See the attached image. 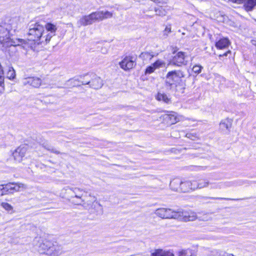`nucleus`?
Wrapping results in <instances>:
<instances>
[{
    "instance_id": "b1692460",
    "label": "nucleus",
    "mask_w": 256,
    "mask_h": 256,
    "mask_svg": "<svg viewBox=\"0 0 256 256\" xmlns=\"http://www.w3.org/2000/svg\"><path fill=\"white\" fill-rule=\"evenodd\" d=\"M152 256H174L170 251H164L162 250H158L152 254Z\"/></svg>"
},
{
    "instance_id": "9d476101",
    "label": "nucleus",
    "mask_w": 256,
    "mask_h": 256,
    "mask_svg": "<svg viewBox=\"0 0 256 256\" xmlns=\"http://www.w3.org/2000/svg\"><path fill=\"white\" fill-rule=\"evenodd\" d=\"M82 84H89L92 88L98 89L102 86L103 84L102 80L100 77L94 75L90 81L82 82Z\"/></svg>"
},
{
    "instance_id": "7ed1b4c3",
    "label": "nucleus",
    "mask_w": 256,
    "mask_h": 256,
    "mask_svg": "<svg viewBox=\"0 0 256 256\" xmlns=\"http://www.w3.org/2000/svg\"><path fill=\"white\" fill-rule=\"evenodd\" d=\"M66 190L68 191V193L72 192L73 195L71 196V198H76L81 200L82 202V206L86 209H94L96 211H100L102 212V208L101 204L96 201V198L93 197L91 201H88L84 202V201L82 199V190L78 188H69L68 187L66 188Z\"/></svg>"
},
{
    "instance_id": "a18cd8bd",
    "label": "nucleus",
    "mask_w": 256,
    "mask_h": 256,
    "mask_svg": "<svg viewBox=\"0 0 256 256\" xmlns=\"http://www.w3.org/2000/svg\"><path fill=\"white\" fill-rule=\"evenodd\" d=\"M206 239L209 240H218V237L216 236H214L210 235V236H208Z\"/></svg>"
},
{
    "instance_id": "dca6fc26",
    "label": "nucleus",
    "mask_w": 256,
    "mask_h": 256,
    "mask_svg": "<svg viewBox=\"0 0 256 256\" xmlns=\"http://www.w3.org/2000/svg\"><path fill=\"white\" fill-rule=\"evenodd\" d=\"M62 253V247L61 246L56 244L52 243L50 250L48 251V256H59Z\"/></svg>"
},
{
    "instance_id": "72a5a7b5",
    "label": "nucleus",
    "mask_w": 256,
    "mask_h": 256,
    "mask_svg": "<svg viewBox=\"0 0 256 256\" xmlns=\"http://www.w3.org/2000/svg\"><path fill=\"white\" fill-rule=\"evenodd\" d=\"M1 206L6 210L10 212L12 210L13 208L12 206L7 202H3L1 204Z\"/></svg>"
},
{
    "instance_id": "49530a36",
    "label": "nucleus",
    "mask_w": 256,
    "mask_h": 256,
    "mask_svg": "<svg viewBox=\"0 0 256 256\" xmlns=\"http://www.w3.org/2000/svg\"><path fill=\"white\" fill-rule=\"evenodd\" d=\"M230 2L234 3L241 4L243 2L244 0H230Z\"/></svg>"
},
{
    "instance_id": "f03ea898",
    "label": "nucleus",
    "mask_w": 256,
    "mask_h": 256,
    "mask_svg": "<svg viewBox=\"0 0 256 256\" xmlns=\"http://www.w3.org/2000/svg\"><path fill=\"white\" fill-rule=\"evenodd\" d=\"M112 13L108 11H97L82 16L78 22V27L92 24L96 22L112 18Z\"/></svg>"
},
{
    "instance_id": "393cba45",
    "label": "nucleus",
    "mask_w": 256,
    "mask_h": 256,
    "mask_svg": "<svg viewBox=\"0 0 256 256\" xmlns=\"http://www.w3.org/2000/svg\"><path fill=\"white\" fill-rule=\"evenodd\" d=\"M220 125L222 130H224L226 129L229 130L232 125V120L229 118H226L222 121Z\"/></svg>"
},
{
    "instance_id": "6e6552de",
    "label": "nucleus",
    "mask_w": 256,
    "mask_h": 256,
    "mask_svg": "<svg viewBox=\"0 0 256 256\" xmlns=\"http://www.w3.org/2000/svg\"><path fill=\"white\" fill-rule=\"evenodd\" d=\"M173 54H175L173 56L172 60L170 62V64L180 66L187 64V62L185 60V52H179L177 53H175V52H174Z\"/></svg>"
},
{
    "instance_id": "8fccbe9b",
    "label": "nucleus",
    "mask_w": 256,
    "mask_h": 256,
    "mask_svg": "<svg viewBox=\"0 0 256 256\" xmlns=\"http://www.w3.org/2000/svg\"><path fill=\"white\" fill-rule=\"evenodd\" d=\"M226 256H234L232 254H226Z\"/></svg>"
},
{
    "instance_id": "423d86ee",
    "label": "nucleus",
    "mask_w": 256,
    "mask_h": 256,
    "mask_svg": "<svg viewBox=\"0 0 256 256\" xmlns=\"http://www.w3.org/2000/svg\"><path fill=\"white\" fill-rule=\"evenodd\" d=\"M178 209L174 210L169 208H161L156 209L154 214L162 219H177Z\"/></svg>"
},
{
    "instance_id": "603ef678",
    "label": "nucleus",
    "mask_w": 256,
    "mask_h": 256,
    "mask_svg": "<svg viewBox=\"0 0 256 256\" xmlns=\"http://www.w3.org/2000/svg\"><path fill=\"white\" fill-rule=\"evenodd\" d=\"M216 230L218 231V232H220V230H221L220 228H216Z\"/></svg>"
},
{
    "instance_id": "9b49d317",
    "label": "nucleus",
    "mask_w": 256,
    "mask_h": 256,
    "mask_svg": "<svg viewBox=\"0 0 256 256\" xmlns=\"http://www.w3.org/2000/svg\"><path fill=\"white\" fill-rule=\"evenodd\" d=\"M167 123L170 124H174L179 121V118L176 114L174 112H170V114H164L160 116Z\"/></svg>"
},
{
    "instance_id": "20e7f679",
    "label": "nucleus",
    "mask_w": 256,
    "mask_h": 256,
    "mask_svg": "<svg viewBox=\"0 0 256 256\" xmlns=\"http://www.w3.org/2000/svg\"><path fill=\"white\" fill-rule=\"evenodd\" d=\"M28 33V40L32 41L38 40L42 37L44 32V27L39 22H31L29 24Z\"/></svg>"
},
{
    "instance_id": "1a4fd4ad",
    "label": "nucleus",
    "mask_w": 256,
    "mask_h": 256,
    "mask_svg": "<svg viewBox=\"0 0 256 256\" xmlns=\"http://www.w3.org/2000/svg\"><path fill=\"white\" fill-rule=\"evenodd\" d=\"M211 189H222L236 186V181H226L220 182H210Z\"/></svg>"
},
{
    "instance_id": "a878e982",
    "label": "nucleus",
    "mask_w": 256,
    "mask_h": 256,
    "mask_svg": "<svg viewBox=\"0 0 256 256\" xmlns=\"http://www.w3.org/2000/svg\"><path fill=\"white\" fill-rule=\"evenodd\" d=\"M156 98L157 100L162 101L166 104H169L170 102V99L164 93L158 92L156 96Z\"/></svg>"
},
{
    "instance_id": "4c0bfd02",
    "label": "nucleus",
    "mask_w": 256,
    "mask_h": 256,
    "mask_svg": "<svg viewBox=\"0 0 256 256\" xmlns=\"http://www.w3.org/2000/svg\"><path fill=\"white\" fill-rule=\"evenodd\" d=\"M8 194L4 184H0V196Z\"/></svg>"
},
{
    "instance_id": "ddd939ff",
    "label": "nucleus",
    "mask_w": 256,
    "mask_h": 256,
    "mask_svg": "<svg viewBox=\"0 0 256 256\" xmlns=\"http://www.w3.org/2000/svg\"><path fill=\"white\" fill-rule=\"evenodd\" d=\"M26 152V148L24 146L18 148L12 153L14 159L18 162H20L24 156Z\"/></svg>"
},
{
    "instance_id": "c03bdc74",
    "label": "nucleus",
    "mask_w": 256,
    "mask_h": 256,
    "mask_svg": "<svg viewBox=\"0 0 256 256\" xmlns=\"http://www.w3.org/2000/svg\"><path fill=\"white\" fill-rule=\"evenodd\" d=\"M178 256H186V250H182L180 251L178 253Z\"/></svg>"
},
{
    "instance_id": "864d4df0",
    "label": "nucleus",
    "mask_w": 256,
    "mask_h": 256,
    "mask_svg": "<svg viewBox=\"0 0 256 256\" xmlns=\"http://www.w3.org/2000/svg\"><path fill=\"white\" fill-rule=\"evenodd\" d=\"M106 52H107V51H106V52H102V53H103V54H106Z\"/></svg>"
},
{
    "instance_id": "7c9ffc66",
    "label": "nucleus",
    "mask_w": 256,
    "mask_h": 256,
    "mask_svg": "<svg viewBox=\"0 0 256 256\" xmlns=\"http://www.w3.org/2000/svg\"><path fill=\"white\" fill-rule=\"evenodd\" d=\"M77 82H78L76 80L70 79L66 82V84L68 88L74 87V86H75L78 85V84H77Z\"/></svg>"
},
{
    "instance_id": "5fc2aeb1",
    "label": "nucleus",
    "mask_w": 256,
    "mask_h": 256,
    "mask_svg": "<svg viewBox=\"0 0 256 256\" xmlns=\"http://www.w3.org/2000/svg\"><path fill=\"white\" fill-rule=\"evenodd\" d=\"M216 230H211V231H215Z\"/></svg>"
},
{
    "instance_id": "2f4dec72",
    "label": "nucleus",
    "mask_w": 256,
    "mask_h": 256,
    "mask_svg": "<svg viewBox=\"0 0 256 256\" xmlns=\"http://www.w3.org/2000/svg\"><path fill=\"white\" fill-rule=\"evenodd\" d=\"M202 198L204 200H236V199H232L230 198H216V197H211V196H202Z\"/></svg>"
},
{
    "instance_id": "5701e85b",
    "label": "nucleus",
    "mask_w": 256,
    "mask_h": 256,
    "mask_svg": "<svg viewBox=\"0 0 256 256\" xmlns=\"http://www.w3.org/2000/svg\"><path fill=\"white\" fill-rule=\"evenodd\" d=\"M158 55L157 54L154 52H142L140 55V58L144 60H150L152 58Z\"/></svg>"
},
{
    "instance_id": "a19ab883",
    "label": "nucleus",
    "mask_w": 256,
    "mask_h": 256,
    "mask_svg": "<svg viewBox=\"0 0 256 256\" xmlns=\"http://www.w3.org/2000/svg\"><path fill=\"white\" fill-rule=\"evenodd\" d=\"M171 32V27L170 26H168L166 27L164 30L163 34L164 36H167L169 33Z\"/></svg>"
},
{
    "instance_id": "a211bd4d",
    "label": "nucleus",
    "mask_w": 256,
    "mask_h": 256,
    "mask_svg": "<svg viewBox=\"0 0 256 256\" xmlns=\"http://www.w3.org/2000/svg\"><path fill=\"white\" fill-rule=\"evenodd\" d=\"M191 190H194V180L182 182L181 180L180 192H186Z\"/></svg>"
},
{
    "instance_id": "2eb2a0df",
    "label": "nucleus",
    "mask_w": 256,
    "mask_h": 256,
    "mask_svg": "<svg viewBox=\"0 0 256 256\" xmlns=\"http://www.w3.org/2000/svg\"><path fill=\"white\" fill-rule=\"evenodd\" d=\"M120 66L124 70L132 69L134 66V62L129 56H126L121 62H120Z\"/></svg>"
},
{
    "instance_id": "37998d69",
    "label": "nucleus",
    "mask_w": 256,
    "mask_h": 256,
    "mask_svg": "<svg viewBox=\"0 0 256 256\" xmlns=\"http://www.w3.org/2000/svg\"><path fill=\"white\" fill-rule=\"evenodd\" d=\"M54 35H52L51 33H49L46 36V38H45V41L46 42V43H48V42H49L51 39V38L54 36Z\"/></svg>"
},
{
    "instance_id": "c756f323",
    "label": "nucleus",
    "mask_w": 256,
    "mask_h": 256,
    "mask_svg": "<svg viewBox=\"0 0 256 256\" xmlns=\"http://www.w3.org/2000/svg\"><path fill=\"white\" fill-rule=\"evenodd\" d=\"M152 64L156 70L163 67L164 66L165 63L164 61L158 60Z\"/></svg>"
},
{
    "instance_id": "09e8293b",
    "label": "nucleus",
    "mask_w": 256,
    "mask_h": 256,
    "mask_svg": "<svg viewBox=\"0 0 256 256\" xmlns=\"http://www.w3.org/2000/svg\"><path fill=\"white\" fill-rule=\"evenodd\" d=\"M4 90V84L0 86V92L2 93Z\"/></svg>"
},
{
    "instance_id": "bb28decb",
    "label": "nucleus",
    "mask_w": 256,
    "mask_h": 256,
    "mask_svg": "<svg viewBox=\"0 0 256 256\" xmlns=\"http://www.w3.org/2000/svg\"><path fill=\"white\" fill-rule=\"evenodd\" d=\"M45 28L48 32L51 33L52 35H55L57 28L56 25L51 23H48L45 26Z\"/></svg>"
},
{
    "instance_id": "4468645a",
    "label": "nucleus",
    "mask_w": 256,
    "mask_h": 256,
    "mask_svg": "<svg viewBox=\"0 0 256 256\" xmlns=\"http://www.w3.org/2000/svg\"><path fill=\"white\" fill-rule=\"evenodd\" d=\"M23 83L24 85L29 84L34 88H38L41 84L42 80L37 77H28L24 79Z\"/></svg>"
},
{
    "instance_id": "f704fd0d",
    "label": "nucleus",
    "mask_w": 256,
    "mask_h": 256,
    "mask_svg": "<svg viewBox=\"0 0 256 256\" xmlns=\"http://www.w3.org/2000/svg\"><path fill=\"white\" fill-rule=\"evenodd\" d=\"M155 11L156 14L160 16H165L166 14V11L162 7H160L156 9Z\"/></svg>"
},
{
    "instance_id": "6ab92c4d",
    "label": "nucleus",
    "mask_w": 256,
    "mask_h": 256,
    "mask_svg": "<svg viewBox=\"0 0 256 256\" xmlns=\"http://www.w3.org/2000/svg\"><path fill=\"white\" fill-rule=\"evenodd\" d=\"M210 182L206 179H200L198 181L194 180V190L206 188L210 184Z\"/></svg>"
},
{
    "instance_id": "cd10ccee",
    "label": "nucleus",
    "mask_w": 256,
    "mask_h": 256,
    "mask_svg": "<svg viewBox=\"0 0 256 256\" xmlns=\"http://www.w3.org/2000/svg\"><path fill=\"white\" fill-rule=\"evenodd\" d=\"M256 6V0H247L244 4V6L247 10H252Z\"/></svg>"
},
{
    "instance_id": "412c9836",
    "label": "nucleus",
    "mask_w": 256,
    "mask_h": 256,
    "mask_svg": "<svg viewBox=\"0 0 256 256\" xmlns=\"http://www.w3.org/2000/svg\"><path fill=\"white\" fill-rule=\"evenodd\" d=\"M181 180L178 178L173 179L170 182V188L175 192H180Z\"/></svg>"
},
{
    "instance_id": "c85d7f7f",
    "label": "nucleus",
    "mask_w": 256,
    "mask_h": 256,
    "mask_svg": "<svg viewBox=\"0 0 256 256\" xmlns=\"http://www.w3.org/2000/svg\"><path fill=\"white\" fill-rule=\"evenodd\" d=\"M16 76V72L12 68H9L8 70L6 73V78L10 80L14 78Z\"/></svg>"
},
{
    "instance_id": "58836bf2",
    "label": "nucleus",
    "mask_w": 256,
    "mask_h": 256,
    "mask_svg": "<svg viewBox=\"0 0 256 256\" xmlns=\"http://www.w3.org/2000/svg\"><path fill=\"white\" fill-rule=\"evenodd\" d=\"M155 68L153 66L152 64L148 66L146 70L145 73L146 74H150L153 72L155 70Z\"/></svg>"
},
{
    "instance_id": "0eeeda50",
    "label": "nucleus",
    "mask_w": 256,
    "mask_h": 256,
    "mask_svg": "<svg viewBox=\"0 0 256 256\" xmlns=\"http://www.w3.org/2000/svg\"><path fill=\"white\" fill-rule=\"evenodd\" d=\"M197 218V216L196 212L190 210L184 211L182 209H178V218L180 220L184 222L194 221Z\"/></svg>"
},
{
    "instance_id": "ea45409f",
    "label": "nucleus",
    "mask_w": 256,
    "mask_h": 256,
    "mask_svg": "<svg viewBox=\"0 0 256 256\" xmlns=\"http://www.w3.org/2000/svg\"><path fill=\"white\" fill-rule=\"evenodd\" d=\"M3 70L0 67V86L4 84V76Z\"/></svg>"
},
{
    "instance_id": "de8ad7c7",
    "label": "nucleus",
    "mask_w": 256,
    "mask_h": 256,
    "mask_svg": "<svg viewBox=\"0 0 256 256\" xmlns=\"http://www.w3.org/2000/svg\"><path fill=\"white\" fill-rule=\"evenodd\" d=\"M230 52H231L230 50H228V52H226L222 54H220L219 56L220 57H222V56H227L228 54H230Z\"/></svg>"
},
{
    "instance_id": "aec40b11",
    "label": "nucleus",
    "mask_w": 256,
    "mask_h": 256,
    "mask_svg": "<svg viewBox=\"0 0 256 256\" xmlns=\"http://www.w3.org/2000/svg\"><path fill=\"white\" fill-rule=\"evenodd\" d=\"M10 23L8 24H5V26H8V30L10 28L11 30H14V32L16 31L18 29L20 28L22 26V23L20 22V20L18 18H15L12 19L10 21Z\"/></svg>"
},
{
    "instance_id": "473e14b6",
    "label": "nucleus",
    "mask_w": 256,
    "mask_h": 256,
    "mask_svg": "<svg viewBox=\"0 0 256 256\" xmlns=\"http://www.w3.org/2000/svg\"><path fill=\"white\" fill-rule=\"evenodd\" d=\"M186 136L192 140H196L198 139V136L196 133H188Z\"/></svg>"
},
{
    "instance_id": "4be33fe9",
    "label": "nucleus",
    "mask_w": 256,
    "mask_h": 256,
    "mask_svg": "<svg viewBox=\"0 0 256 256\" xmlns=\"http://www.w3.org/2000/svg\"><path fill=\"white\" fill-rule=\"evenodd\" d=\"M230 42L228 38H223L220 40L216 44V47L218 49H224L228 47Z\"/></svg>"
},
{
    "instance_id": "39448f33",
    "label": "nucleus",
    "mask_w": 256,
    "mask_h": 256,
    "mask_svg": "<svg viewBox=\"0 0 256 256\" xmlns=\"http://www.w3.org/2000/svg\"><path fill=\"white\" fill-rule=\"evenodd\" d=\"M184 76L185 74L184 72L180 70L169 72L166 76V84L171 88L172 86H176L180 79Z\"/></svg>"
},
{
    "instance_id": "f8f14e48",
    "label": "nucleus",
    "mask_w": 256,
    "mask_h": 256,
    "mask_svg": "<svg viewBox=\"0 0 256 256\" xmlns=\"http://www.w3.org/2000/svg\"><path fill=\"white\" fill-rule=\"evenodd\" d=\"M4 186L8 194L12 193L14 191H20V188H26L24 184L21 183H10L4 185Z\"/></svg>"
},
{
    "instance_id": "3c124183",
    "label": "nucleus",
    "mask_w": 256,
    "mask_h": 256,
    "mask_svg": "<svg viewBox=\"0 0 256 256\" xmlns=\"http://www.w3.org/2000/svg\"><path fill=\"white\" fill-rule=\"evenodd\" d=\"M253 44L256 46V41H254L253 42Z\"/></svg>"
},
{
    "instance_id": "f3484780",
    "label": "nucleus",
    "mask_w": 256,
    "mask_h": 256,
    "mask_svg": "<svg viewBox=\"0 0 256 256\" xmlns=\"http://www.w3.org/2000/svg\"><path fill=\"white\" fill-rule=\"evenodd\" d=\"M52 242L45 240L40 243L38 246V251L40 254H45L48 255V251L52 246Z\"/></svg>"
},
{
    "instance_id": "79ce46f5",
    "label": "nucleus",
    "mask_w": 256,
    "mask_h": 256,
    "mask_svg": "<svg viewBox=\"0 0 256 256\" xmlns=\"http://www.w3.org/2000/svg\"><path fill=\"white\" fill-rule=\"evenodd\" d=\"M214 252L215 254L214 256H226V252H222L220 250H216Z\"/></svg>"
},
{
    "instance_id": "e433bc0d",
    "label": "nucleus",
    "mask_w": 256,
    "mask_h": 256,
    "mask_svg": "<svg viewBox=\"0 0 256 256\" xmlns=\"http://www.w3.org/2000/svg\"><path fill=\"white\" fill-rule=\"evenodd\" d=\"M202 68V67L201 66L196 65L193 66L192 71L198 74L201 72Z\"/></svg>"
},
{
    "instance_id": "f257e3e1",
    "label": "nucleus",
    "mask_w": 256,
    "mask_h": 256,
    "mask_svg": "<svg viewBox=\"0 0 256 256\" xmlns=\"http://www.w3.org/2000/svg\"><path fill=\"white\" fill-rule=\"evenodd\" d=\"M8 26H0V44L2 46L12 50H15L17 46H22L24 48L27 49L28 47L27 40L21 38H12L10 34V30H8Z\"/></svg>"
},
{
    "instance_id": "c9c22d12",
    "label": "nucleus",
    "mask_w": 256,
    "mask_h": 256,
    "mask_svg": "<svg viewBox=\"0 0 256 256\" xmlns=\"http://www.w3.org/2000/svg\"><path fill=\"white\" fill-rule=\"evenodd\" d=\"M44 147L48 150V151L53 152L56 154H60V152L54 148H52L50 146H48V144H46V146H44Z\"/></svg>"
}]
</instances>
